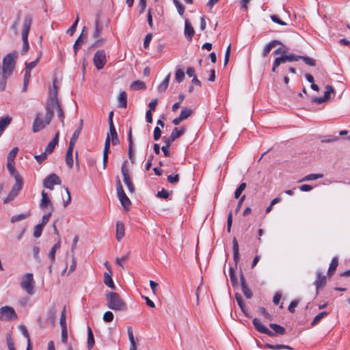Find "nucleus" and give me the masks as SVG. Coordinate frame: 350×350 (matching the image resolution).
I'll return each mask as SVG.
<instances>
[{
  "label": "nucleus",
  "instance_id": "1",
  "mask_svg": "<svg viewBox=\"0 0 350 350\" xmlns=\"http://www.w3.org/2000/svg\"><path fill=\"white\" fill-rule=\"evenodd\" d=\"M107 306L115 311H126L127 305L120 295L115 292H109L105 295Z\"/></svg>",
  "mask_w": 350,
  "mask_h": 350
},
{
  "label": "nucleus",
  "instance_id": "2",
  "mask_svg": "<svg viewBox=\"0 0 350 350\" xmlns=\"http://www.w3.org/2000/svg\"><path fill=\"white\" fill-rule=\"evenodd\" d=\"M33 18L32 16L29 14H27L25 16L24 21L22 25V41H23V48L21 50V54H25L29 49V42H28V34L32 24Z\"/></svg>",
  "mask_w": 350,
  "mask_h": 350
},
{
  "label": "nucleus",
  "instance_id": "3",
  "mask_svg": "<svg viewBox=\"0 0 350 350\" xmlns=\"http://www.w3.org/2000/svg\"><path fill=\"white\" fill-rule=\"evenodd\" d=\"M17 57L18 53L16 51L8 53L5 57H4L1 70L3 72L5 73V75H11L15 68L16 59Z\"/></svg>",
  "mask_w": 350,
  "mask_h": 350
},
{
  "label": "nucleus",
  "instance_id": "4",
  "mask_svg": "<svg viewBox=\"0 0 350 350\" xmlns=\"http://www.w3.org/2000/svg\"><path fill=\"white\" fill-rule=\"evenodd\" d=\"M21 286L29 295H33L34 293V280L33 274L30 273L25 274L21 282Z\"/></svg>",
  "mask_w": 350,
  "mask_h": 350
},
{
  "label": "nucleus",
  "instance_id": "5",
  "mask_svg": "<svg viewBox=\"0 0 350 350\" xmlns=\"http://www.w3.org/2000/svg\"><path fill=\"white\" fill-rule=\"evenodd\" d=\"M17 319L14 310L10 306H3L0 308V319L11 321Z\"/></svg>",
  "mask_w": 350,
  "mask_h": 350
},
{
  "label": "nucleus",
  "instance_id": "6",
  "mask_svg": "<svg viewBox=\"0 0 350 350\" xmlns=\"http://www.w3.org/2000/svg\"><path fill=\"white\" fill-rule=\"evenodd\" d=\"M94 64L97 69H102L107 62L106 54L104 50H98L94 55Z\"/></svg>",
  "mask_w": 350,
  "mask_h": 350
},
{
  "label": "nucleus",
  "instance_id": "7",
  "mask_svg": "<svg viewBox=\"0 0 350 350\" xmlns=\"http://www.w3.org/2000/svg\"><path fill=\"white\" fill-rule=\"evenodd\" d=\"M61 180L55 174H51L43 180V186L49 189L53 190L55 185H60Z\"/></svg>",
  "mask_w": 350,
  "mask_h": 350
},
{
  "label": "nucleus",
  "instance_id": "8",
  "mask_svg": "<svg viewBox=\"0 0 350 350\" xmlns=\"http://www.w3.org/2000/svg\"><path fill=\"white\" fill-rule=\"evenodd\" d=\"M88 28L86 27H83L82 31L77 38V40L75 41L73 49L75 55H77L78 51L81 48V45L86 41L88 38Z\"/></svg>",
  "mask_w": 350,
  "mask_h": 350
},
{
  "label": "nucleus",
  "instance_id": "9",
  "mask_svg": "<svg viewBox=\"0 0 350 350\" xmlns=\"http://www.w3.org/2000/svg\"><path fill=\"white\" fill-rule=\"evenodd\" d=\"M125 163H126V161L122 165V167H121V172H122V174L123 176V180H124V182L126 184L129 191L131 193H133L135 191V188L131 182V178L129 176V170L125 166Z\"/></svg>",
  "mask_w": 350,
  "mask_h": 350
},
{
  "label": "nucleus",
  "instance_id": "10",
  "mask_svg": "<svg viewBox=\"0 0 350 350\" xmlns=\"http://www.w3.org/2000/svg\"><path fill=\"white\" fill-rule=\"evenodd\" d=\"M314 285L316 287V295H319V289L326 285V276L321 271H317V279L314 282Z\"/></svg>",
  "mask_w": 350,
  "mask_h": 350
},
{
  "label": "nucleus",
  "instance_id": "11",
  "mask_svg": "<svg viewBox=\"0 0 350 350\" xmlns=\"http://www.w3.org/2000/svg\"><path fill=\"white\" fill-rule=\"evenodd\" d=\"M253 325L258 332L265 334L270 337L275 336V334H273L272 331L269 330L267 327L263 325L258 319L254 318L253 319Z\"/></svg>",
  "mask_w": 350,
  "mask_h": 350
},
{
  "label": "nucleus",
  "instance_id": "12",
  "mask_svg": "<svg viewBox=\"0 0 350 350\" xmlns=\"http://www.w3.org/2000/svg\"><path fill=\"white\" fill-rule=\"evenodd\" d=\"M186 131V129L185 127H181L180 129L178 128H174L169 137H164L163 138V140L165 142V140L169 141V145L171 144L172 142L175 141L176 139L180 137L181 135H183Z\"/></svg>",
  "mask_w": 350,
  "mask_h": 350
},
{
  "label": "nucleus",
  "instance_id": "13",
  "mask_svg": "<svg viewBox=\"0 0 350 350\" xmlns=\"http://www.w3.org/2000/svg\"><path fill=\"white\" fill-rule=\"evenodd\" d=\"M111 141V139L110 138L109 134L107 133L105 141L104 150H103V169H105L107 167Z\"/></svg>",
  "mask_w": 350,
  "mask_h": 350
},
{
  "label": "nucleus",
  "instance_id": "14",
  "mask_svg": "<svg viewBox=\"0 0 350 350\" xmlns=\"http://www.w3.org/2000/svg\"><path fill=\"white\" fill-rule=\"evenodd\" d=\"M117 195H118V199H119L121 204L122 205V206L126 210H129V208H130V206L131 204V200H129V198L126 195L124 189L118 191Z\"/></svg>",
  "mask_w": 350,
  "mask_h": 350
},
{
  "label": "nucleus",
  "instance_id": "15",
  "mask_svg": "<svg viewBox=\"0 0 350 350\" xmlns=\"http://www.w3.org/2000/svg\"><path fill=\"white\" fill-rule=\"evenodd\" d=\"M41 195H42V198H41L40 202V207L44 210V208H47L48 206H50L51 209L53 210V204H52L51 200L49 199V198L48 196L47 193L45 192L44 191H42Z\"/></svg>",
  "mask_w": 350,
  "mask_h": 350
},
{
  "label": "nucleus",
  "instance_id": "16",
  "mask_svg": "<svg viewBox=\"0 0 350 350\" xmlns=\"http://www.w3.org/2000/svg\"><path fill=\"white\" fill-rule=\"evenodd\" d=\"M57 94H58V88L55 85V82H53V89L50 92L48 103H51V105H57V103H59L58 99H57Z\"/></svg>",
  "mask_w": 350,
  "mask_h": 350
},
{
  "label": "nucleus",
  "instance_id": "17",
  "mask_svg": "<svg viewBox=\"0 0 350 350\" xmlns=\"http://www.w3.org/2000/svg\"><path fill=\"white\" fill-rule=\"evenodd\" d=\"M47 125L46 122L43 121L40 118V115L38 114L33 123V132L37 133L44 129Z\"/></svg>",
  "mask_w": 350,
  "mask_h": 350
},
{
  "label": "nucleus",
  "instance_id": "18",
  "mask_svg": "<svg viewBox=\"0 0 350 350\" xmlns=\"http://www.w3.org/2000/svg\"><path fill=\"white\" fill-rule=\"evenodd\" d=\"M240 280H241V289H242L243 293L244 294L245 297L247 299L252 298V297L253 295L252 292L248 288V286L246 284L245 277L242 273H241Z\"/></svg>",
  "mask_w": 350,
  "mask_h": 350
},
{
  "label": "nucleus",
  "instance_id": "19",
  "mask_svg": "<svg viewBox=\"0 0 350 350\" xmlns=\"http://www.w3.org/2000/svg\"><path fill=\"white\" fill-rule=\"evenodd\" d=\"M277 45H282V43L277 40H274L267 44L262 52V55L263 57H267L271 49L275 47Z\"/></svg>",
  "mask_w": 350,
  "mask_h": 350
},
{
  "label": "nucleus",
  "instance_id": "20",
  "mask_svg": "<svg viewBox=\"0 0 350 350\" xmlns=\"http://www.w3.org/2000/svg\"><path fill=\"white\" fill-rule=\"evenodd\" d=\"M59 140V131H57L55 135V137L52 139V140L47 144L45 148L44 152L46 154H51L53 152L56 145L58 144Z\"/></svg>",
  "mask_w": 350,
  "mask_h": 350
},
{
  "label": "nucleus",
  "instance_id": "21",
  "mask_svg": "<svg viewBox=\"0 0 350 350\" xmlns=\"http://www.w3.org/2000/svg\"><path fill=\"white\" fill-rule=\"evenodd\" d=\"M195 31L191 24L186 20L185 22V36L188 40L191 41L194 36Z\"/></svg>",
  "mask_w": 350,
  "mask_h": 350
},
{
  "label": "nucleus",
  "instance_id": "22",
  "mask_svg": "<svg viewBox=\"0 0 350 350\" xmlns=\"http://www.w3.org/2000/svg\"><path fill=\"white\" fill-rule=\"evenodd\" d=\"M73 146H68V148L66 152V163L70 169H71L73 167Z\"/></svg>",
  "mask_w": 350,
  "mask_h": 350
},
{
  "label": "nucleus",
  "instance_id": "23",
  "mask_svg": "<svg viewBox=\"0 0 350 350\" xmlns=\"http://www.w3.org/2000/svg\"><path fill=\"white\" fill-rule=\"evenodd\" d=\"M103 31V24L100 23L99 17L97 16L95 21L94 30L92 34L93 38H98Z\"/></svg>",
  "mask_w": 350,
  "mask_h": 350
},
{
  "label": "nucleus",
  "instance_id": "24",
  "mask_svg": "<svg viewBox=\"0 0 350 350\" xmlns=\"http://www.w3.org/2000/svg\"><path fill=\"white\" fill-rule=\"evenodd\" d=\"M124 236V224L118 221L116 223V239L118 241H120V240Z\"/></svg>",
  "mask_w": 350,
  "mask_h": 350
},
{
  "label": "nucleus",
  "instance_id": "25",
  "mask_svg": "<svg viewBox=\"0 0 350 350\" xmlns=\"http://www.w3.org/2000/svg\"><path fill=\"white\" fill-rule=\"evenodd\" d=\"M55 109V105H51V103L47 104L46 111L45 115V122L46 124H49L51 121L52 118L54 115V109Z\"/></svg>",
  "mask_w": 350,
  "mask_h": 350
},
{
  "label": "nucleus",
  "instance_id": "26",
  "mask_svg": "<svg viewBox=\"0 0 350 350\" xmlns=\"http://www.w3.org/2000/svg\"><path fill=\"white\" fill-rule=\"evenodd\" d=\"M109 128V136L111 137V144L113 146H116L120 144V139L116 132L115 126Z\"/></svg>",
  "mask_w": 350,
  "mask_h": 350
},
{
  "label": "nucleus",
  "instance_id": "27",
  "mask_svg": "<svg viewBox=\"0 0 350 350\" xmlns=\"http://www.w3.org/2000/svg\"><path fill=\"white\" fill-rule=\"evenodd\" d=\"M15 179V184L12 186V191L13 193L18 195V192L21 190L23 187V178L22 177H19Z\"/></svg>",
  "mask_w": 350,
  "mask_h": 350
},
{
  "label": "nucleus",
  "instance_id": "28",
  "mask_svg": "<svg viewBox=\"0 0 350 350\" xmlns=\"http://www.w3.org/2000/svg\"><path fill=\"white\" fill-rule=\"evenodd\" d=\"M112 274L113 273H105L103 282L105 285L114 290L116 288V286L112 280Z\"/></svg>",
  "mask_w": 350,
  "mask_h": 350
},
{
  "label": "nucleus",
  "instance_id": "29",
  "mask_svg": "<svg viewBox=\"0 0 350 350\" xmlns=\"http://www.w3.org/2000/svg\"><path fill=\"white\" fill-rule=\"evenodd\" d=\"M270 328H271L273 330V334H275V336L276 335H284L286 333V329L284 327L278 325L276 323H270L269 324Z\"/></svg>",
  "mask_w": 350,
  "mask_h": 350
},
{
  "label": "nucleus",
  "instance_id": "30",
  "mask_svg": "<svg viewBox=\"0 0 350 350\" xmlns=\"http://www.w3.org/2000/svg\"><path fill=\"white\" fill-rule=\"evenodd\" d=\"M232 250H233V259L235 262V265H237V263L239 259V244L237 242V240L235 237L233 238L232 240Z\"/></svg>",
  "mask_w": 350,
  "mask_h": 350
},
{
  "label": "nucleus",
  "instance_id": "31",
  "mask_svg": "<svg viewBox=\"0 0 350 350\" xmlns=\"http://www.w3.org/2000/svg\"><path fill=\"white\" fill-rule=\"evenodd\" d=\"M338 265V257H334L332 260V262L329 265V267L327 271V275L331 277L335 271L336 270L337 266Z\"/></svg>",
  "mask_w": 350,
  "mask_h": 350
},
{
  "label": "nucleus",
  "instance_id": "32",
  "mask_svg": "<svg viewBox=\"0 0 350 350\" xmlns=\"http://www.w3.org/2000/svg\"><path fill=\"white\" fill-rule=\"evenodd\" d=\"M287 62V59H286V55H282L280 57H276L274 60L272 66V71L275 72V69L281 64Z\"/></svg>",
  "mask_w": 350,
  "mask_h": 350
},
{
  "label": "nucleus",
  "instance_id": "33",
  "mask_svg": "<svg viewBox=\"0 0 350 350\" xmlns=\"http://www.w3.org/2000/svg\"><path fill=\"white\" fill-rule=\"evenodd\" d=\"M119 107L126 108L127 106V94L126 92H121L118 97Z\"/></svg>",
  "mask_w": 350,
  "mask_h": 350
},
{
  "label": "nucleus",
  "instance_id": "34",
  "mask_svg": "<svg viewBox=\"0 0 350 350\" xmlns=\"http://www.w3.org/2000/svg\"><path fill=\"white\" fill-rule=\"evenodd\" d=\"M235 299L238 303L239 306L240 307L241 310L244 313V314L246 317H249V315L246 311L245 306V304H244V302H243L241 295L239 293H237L235 294Z\"/></svg>",
  "mask_w": 350,
  "mask_h": 350
},
{
  "label": "nucleus",
  "instance_id": "35",
  "mask_svg": "<svg viewBox=\"0 0 350 350\" xmlns=\"http://www.w3.org/2000/svg\"><path fill=\"white\" fill-rule=\"evenodd\" d=\"M170 79V74H168L162 83L158 86V91L161 93L165 92Z\"/></svg>",
  "mask_w": 350,
  "mask_h": 350
},
{
  "label": "nucleus",
  "instance_id": "36",
  "mask_svg": "<svg viewBox=\"0 0 350 350\" xmlns=\"http://www.w3.org/2000/svg\"><path fill=\"white\" fill-rule=\"evenodd\" d=\"M15 163L7 162V168L10 174L14 178L21 177L19 174L16 172L14 167Z\"/></svg>",
  "mask_w": 350,
  "mask_h": 350
},
{
  "label": "nucleus",
  "instance_id": "37",
  "mask_svg": "<svg viewBox=\"0 0 350 350\" xmlns=\"http://www.w3.org/2000/svg\"><path fill=\"white\" fill-rule=\"evenodd\" d=\"M60 248V242L58 241L57 243H55L53 247L51 248V251L49 254V258L51 260V263H53L55 259V253L57 250Z\"/></svg>",
  "mask_w": 350,
  "mask_h": 350
},
{
  "label": "nucleus",
  "instance_id": "38",
  "mask_svg": "<svg viewBox=\"0 0 350 350\" xmlns=\"http://www.w3.org/2000/svg\"><path fill=\"white\" fill-rule=\"evenodd\" d=\"M88 348L90 350L94 345V338L93 332L90 327H88Z\"/></svg>",
  "mask_w": 350,
  "mask_h": 350
},
{
  "label": "nucleus",
  "instance_id": "39",
  "mask_svg": "<svg viewBox=\"0 0 350 350\" xmlns=\"http://www.w3.org/2000/svg\"><path fill=\"white\" fill-rule=\"evenodd\" d=\"M130 88L133 90H144L146 88V85L142 81H134L131 83Z\"/></svg>",
  "mask_w": 350,
  "mask_h": 350
},
{
  "label": "nucleus",
  "instance_id": "40",
  "mask_svg": "<svg viewBox=\"0 0 350 350\" xmlns=\"http://www.w3.org/2000/svg\"><path fill=\"white\" fill-rule=\"evenodd\" d=\"M12 118L6 116L0 119V129L1 131H4L11 123Z\"/></svg>",
  "mask_w": 350,
  "mask_h": 350
},
{
  "label": "nucleus",
  "instance_id": "41",
  "mask_svg": "<svg viewBox=\"0 0 350 350\" xmlns=\"http://www.w3.org/2000/svg\"><path fill=\"white\" fill-rule=\"evenodd\" d=\"M18 152V148L17 147L13 148L7 156V162L14 163V159Z\"/></svg>",
  "mask_w": 350,
  "mask_h": 350
},
{
  "label": "nucleus",
  "instance_id": "42",
  "mask_svg": "<svg viewBox=\"0 0 350 350\" xmlns=\"http://www.w3.org/2000/svg\"><path fill=\"white\" fill-rule=\"evenodd\" d=\"M56 317V310L54 307L49 309L47 312V321L54 325Z\"/></svg>",
  "mask_w": 350,
  "mask_h": 350
},
{
  "label": "nucleus",
  "instance_id": "43",
  "mask_svg": "<svg viewBox=\"0 0 350 350\" xmlns=\"http://www.w3.org/2000/svg\"><path fill=\"white\" fill-rule=\"evenodd\" d=\"M80 133H81V127H78L74 132V133L70 140L69 146L75 147V145L77 142V140Z\"/></svg>",
  "mask_w": 350,
  "mask_h": 350
},
{
  "label": "nucleus",
  "instance_id": "44",
  "mask_svg": "<svg viewBox=\"0 0 350 350\" xmlns=\"http://www.w3.org/2000/svg\"><path fill=\"white\" fill-rule=\"evenodd\" d=\"M193 113V111L189 107H184L182 109L180 116L184 120L188 118Z\"/></svg>",
  "mask_w": 350,
  "mask_h": 350
},
{
  "label": "nucleus",
  "instance_id": "45",
  "mask_svg": "<svg viewBox=\"0 0 350 350\" xmlns=\"http://www.w3.org/2000/svg\"><path fill=\"white\" fill-rule=\"evenodd\" d=\"M323 177V174H310L307 176H306L301 181H308V180H313L319 178H321Z\"/></svg>",
  "mask_w": 350,
  "mask_h": 350
},
{
  "label": "nucleus",
  "instance_id": "46",
  "mask_svg": "<svg viewBox=\"0 0 350 350\" xmlns=\"http://www.w3.org/2000/svg\"><path fill=\"white\" fill-rule=\"evenodd\" d=\"M265 347L267 348V349H292L291 347H290L289 346H287V345H271V344H265Z\"/></svg>",
  "mask_w": 350,
  "mask_h": 350
},
{
  "label": "nucleus",
  "instance_id": "47",
  "mask_svg": "<svg viewBox=\"0 0 350 350\" xmlns=\"http://www.w3.org/2000/svg\"><path fill=\"white\" fill-rule=\"evenodd\" d=\"M327 314H328V312H320L314 317V319H313V321L311 323V325L314 326V325H317L323 318L327 316Z\"/></svg>",
  "mask_w": 350,
  "mask_h": 350
},
{
  "label": "nucleus",
  "instance_id": "48",
  "mask_svg": "<svg viewBox=\"0 0 350 350\" xmlns=\"http://www.w3.org/2000/svg\"><path fill=\"white\" fill-rule=\"evenodd\" d=\"M335 90L334 88L329 85H327L325 86V92L324 93V98L327 100V101L330 98L331 94H334Z\"/></svg>",
  "mask_w": 350,
  "mask_h": 350
},
{
  "label": "nucleus",
  "instance_id": "49",
  "mask_svg": "<svg viewBox=\"0 0 350 350\" xmlns=\"http://www.w3.org/2000/svg\"><path fill=\"white\" fill-rule=\"evenodd\" d=\"M246 188V183H242L240 184V185L238 187V188L236 189L235 192H234V198L236 199H238L240 197L241 193L245 190V189Z\"/></svg>",
  "mask_w": 350,
  "mask_h": 350
},
{
  "label": "nucleus",
  "instance_id": "50",
  "mask_svg": "<svg viewBox=\"0 0 350 350\" xmlns=\"http://www.w3.org/2000/svg\"><path fill=\"white\" fill-rule=\"evenodd\" d=\"M299 59H302L305 64H308V66H314L316 65L315 60L310 57L300 55Z\"/></svg>",
  "mask_w": 350,
  "mask_h": 350
},
{
  "label": "nucleus",
  "instance_id": "51",
  "mask_svg": "<svg viewBox=\"0 0 350 350\" xmlns=\"http://www.w3.org/2000/svg\"><path fill=\"white\" fill-rule=\"evenodd\" d=\"M230 279L232 286L237 285L238 281L235 275L234 269L233 267H230Z\"/></svg>",
  "mask_w": 350,
  "mask_h": 350
},
{
  "label": "nucleus",
  "instance_id": "52",
  "mask_svg": "<svg viewBox=\"0 0 350 350\" xmlns=\"http://www.w3.org/2000/svg\"><path fill=\"white\" fill-rule=\"evenodd\" d=\"M175 78L178 83L182 82L185 79V73L183 70L180 68L177 69L175 73Z\"/></svg>",
  "mask_w": 350,
  "mask_h": 350
},
{
  "label": "nucleus",
  "instance_id": "53",
  "mask_svg": "<svg viewBox=\"0 0 350 350\" xmlns=\"http://www.w3.org/2000/svg\"><path fill=\"white\" fill-rule=\"evenodd\" d=\"M66 306L64 307L63 310L61 313V317L59 319V324L61 327H66Z\"/></svg>",
  "mask_w": 350,
  "mask_h": 350
},
{
  "label": "nucleus",
  "instance_id": "54",
  "mask_svg": "<svg viewBox=\"0 0 350 350\" xmlns=\"http://www.w3.org/2000/svg\"><path fill=\"white\" fill-rule=\"evenodd\" d=\"M79 21V14H77L75 21L71 25V27L67 30V33H70V36H72L74 32L75 31V29L77 28Z\"/></svg>",
  "mask_w": 350,
  "mask_h": 350
},
{
  "label": "nucleus",
  "instance_id": "55",
  "mask_svg": "<svg viewBox=\"0 0 350 350\" xmlns=\"http://www.w3.org/2000/svg\"><path fill=\"white\" fill-rule=\"evenodd\" d=\"M167 180L171 184H176L179 181V175L178 174L169 175Z\"/></svg>",
  "mask_w": 350,
  "mask_h": 350
},
{
  "label": "nucleus",
  "instance_id": "56",
  "mask_svg": "<svg viewBox=\"0 0 350 350\" xmlns=\"http://www.w3.org/2000/svg\"><path fill=\"white\" fill-rule=\"evenodd\" d=\"M43 228H44V226H42L40 224H38L35 226L34 230H33L34 237L39 238L41 236Z\"/></svg>",
  "mask_w": 350,
  "mask_h": 350
},
{
  "label": "nucleus",
  "instance_id": "57",
  "mask_svg": "<svg viewBox=\"0 0 350 350\" xmlns=\"http://www.w3.org/2000/svg\"><path fill=\"white\" fill-rule=\"evenodd\" d=\"M61 329H62V334H61L62 342L63 343L66 344L68 342L67 327H61Z\"/></svg>",
  "mask_w": 350,
  "mask_h": 350
},
{
  "label": "nucleus",
  "instance_id": "58",
  "mask_svg": "<svg viewBox=\"0 0 350 350\" xmlns=\"http://www.w3.org/2000/svg\"><path fill=\"white\" fill-rule=\"evenodd\" d=\"M6 341H7V345L9 349V350H16L14 347V341L12 339L11 334H8L6 336Z\"/></svg>",
  "mask_w": 350,
  "mask_h": 350
},
{
  "label": "nucleus",
  "instance_id": "59",
  "mask_svg": "<svg viewBox=\"0 0 350 350\" xmlns=\"http://www.w3.org/2000/svg\"><path fill=\"white\" fill-rule=\"evenodd\" d=\"M113 319V314L111 311H107L103 314V320L109 323L111 322Z\"/></svg>",
  "mask_w": 350,
  "mask_h": 350
},
{
  "label": "nucleus",
  "instance_id": "60",
  "mask_svg": "<svg viewBox=\"0 0 350 350\" xmlns=\"http://www.w3.org/2000/svg\"><path fill=\"white\" fill-rule=\"evenodd\" d=\"M173 1L177 8L178 14L182 16L185 12L184 6L178 0H173Z\"/></svg>",
  "mask_w": 350,
  "mask_h": 350
},
{
  "label": "nucleus",
  "instance_id": "61",
  "mask_svg": "<svg viewBox=\"0 0 350 350\" xmlns=\"http://www.w3.org/2000/svg\"><path fill=\"white\" fill-rule=\"evenodd\" d=\"M34 158L38 163H42L44 161H45L47 159V154L45 152H44L39 155H36Z\"/></svg>",
  "mask_w": 350,
  "mask_h": 350
},
{
  "label": "nucleus",
  "instance_id": "62",
  "mask_svg": "<svg viewBox=\"0 0 350 350\" xmlns=\"http://www.w3.org/2000/svg\"><path fill=\"white\" fill-rule=\"evenodd\" d=\"M258 312L260 314L263 315L265 319H269V320L271 319V314H269L267 312L266 309L264 307H259L258 309Z\"/></svg>",
  "mask_w": 350,
  "mask_h": 350
},
{
  "label": "nucleus",
  "instance_id": "63",
  "mask_svg": "<svg viewBox=\"0 0 350 350\" xmlns=\"http://www.w3.org/2000/svg\"><path fill=\"white\" fill-rule=\"evenodd\" d=\"M40 55H39V57H37L36 60L26 64L25 69H29V70H31L32 68L36 67L40 60Z\"/></svg>",
  "mask_w": 350,
  "mask_h": 350
},
{
  "label": "nucleus",
  "instance_id": "64",
  "mask_svg": "<svg viewBox=\"0 0 350 350\" xmlns=\"http://www.w3.org/2000/svg\"><path fill=\"white\" fill-rule=\"evenodd\" d=\"M96 41L92 44V47H98L103 45L105 42V39L101 38L100 36L98 38H96Z\"/></svg>",
  "mask_w": 350,
  "mask_h": 350
}]
</instances>
